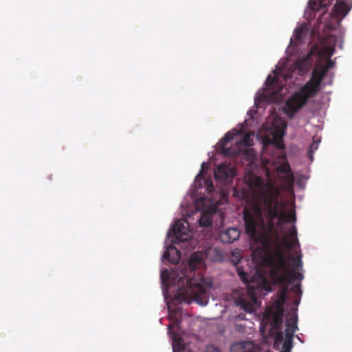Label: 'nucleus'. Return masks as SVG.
Masks as SVG:
<instances>
[{
    "mask_svg": "<svg viewBox=\"0 0 352 352\" xmlns=\"http://www.w3.org/2000/svg\"><path fill=\"white\" fill-rule=\"evenodd\" d=\"M244 182L246 187L243 188V197L255 202H263V209L258 203L252 208H245L243 219L245 232L250 239L271 252L265 260L270 267V276L283 287L278 299L265 313V318L272 322V327L279 331L282 328L288 286L296 280L300 281L303 278V275L296 272L302 265L300 256L286 258L277 230L283 223H294L296 213L294 210L289 213L281 210L283 206L276 197L265 190L263 180L260 177L248 173L244 177Z\"/></svg>",
    "mask_w": 352,
    "mask_h": 352,
    "instance_id": "obj_1",
    "label": "nucleus"
},
{
    "mask_svg": "<svg viewBox=\"0 0 352 352\" xmlns=\"http://www.w3.org/2000/svg\"><path fill=\"white\" fill-rule=\"evenodd\" d=\"M316 50V46L311 48L308 54L300 58L292 65H276L275 69L267 76L265 82V85L267 88H285L287 82L292 78L294 72L298 71V74L303 75L309 71L313 63L311 56Z\"/></svg>",
    "mask_w": 352,
    "mask_h": 352,
    "instance_id": "obj_2",
    "label": "nucleus"
},
{
    "mask_svg": "<svg viewBox=\"0 0 352 352\" xmlns=\"http://www.w3.org/2000/svg\"><path fill=\"white\" fill-rule=\"evenodd\" d=\"M334 46L329 45L324 47V51L318 52L319 57H322L324 54L327 56V59L324 62L316 64L310 80L300 88H319L321 85L323 86L331 85L333 74L330 70L334 68L335 62L331 60L330 57L334 54Z\"/></svg>",
    "mask_w": 352,
    "mask_h": 352,
    "instance_id": "obj_3",
    "label": "nucleus"
},
{
    "mask_svg": "<svg viewBox=\"0 0 352 352\" xmlns=\"http://www.w3.org/2000/svg\"><path fill=\"white\" fill-rule=\"evenodd\" d=\"M186 285L184 288H179L177 298L179 300L186 301L188 297L201 305L208 304L209 296L206 287L196 280L188 278L186 280Z\"/></svg>",
    "mask_w": 352,
    "mask_h": 352,
    "instance_id": "obj_4",
    "label": "nucleus"
},
{
    "mask_svg": "<svg viewBox=\"0 0 352 352\" xmlns=\"http://www.w3.org/2000/svg\"><path fill=\"white\" fill-rule=\"evenodd\" d=\"M301 92L292 95L285 102L283 112L290 119L294 118L299 110L306 104L309 96L316 94L319 89H300Z\"/></svg>",
    "mask_w": 352,
    "mask_h": 352,
    "instance_id": "obj_5",
    "label": "nucleus"
},
{
    "mask_svg": "<svg viewBox=\"0 0 352 352\" xmlns=\"http://www.w3.org/2000/svg\"><path fill=\"white\" fill-rule=\"evenodd\" d=\"M258 300L254 289L248 286L247 294L241 296L236 300V305L240 307L245 312L252 313L254 311V306L257 304Z\"/></svg>",
    "mask_w": 352,
    "mask_h": 352,
    "instance_id": "obj_6",
    "label": "nucleus"
},
{
    "mask_svg": "<svg viewBox=\"0 0 352 352\" xmlns=\"http://www.w3.org/2000/svg\"><path fill=\"white\" fill-rule=\"evenodd\" d=\"M240 131L233 130L228 132L219 143V152L225 156L233 157L237 155L241 149L239 148L228 147L227 144L234 139V135H239Z\"/></svg>",
    "mask_w": 352,
    "mask_h": 352,
    "instance_id": "obj_7",
    "label": "nucleus"
},
{
    "mask_svg": "<svg viewBox=\"0 0 352 352\" xmlns=\"http://www.w3.org/2000/svg\"><path fill=\"white\" fill-rule=\"evenodd\" d=\"M188 223L184 219L177 220L173 226L172 232L177 240L186 241L190 238L189 233Z\"/></svg>",
    "mask_w": 352,
    "mask_h": 352,
    "instance_id": "obj_8",
    "label": "nucleus"
},
{
    "mask_svg": "<svg viewBox=\"0 0 352 352\" xmlns=\"http://www.w3.org/2000/svg\"><path fill=\"white\" fill-rule=\"evenodd\" d=\"M235 170L230 164H221L214 170V177L217 180H221L223 182H230L232 181L234 177Z\"/></svg>",
    "mask_w": 352,
    "mask_h": 352,
    "instance_id": "obj_9",
    "label": "nucleus"
},
{
    "mask_svg": "<svg viewBox=\"0 0 352 352\" xmlns=\"http://www.w3.org/2000/svg\"><path fill=\"white\" fill-rule=\"evenodd\" d=\"M284 135V130L280 127H277L271 133L272 137H267L265 141L267 144H272L277 148L283 149L285 147L283 143Z\"/></svg>",
    "mask_w": 352,
    "mask_h": 352,
    "instance_id": "obj_10",
    "label": "nucleus"
},
{
    "mask_svg": "<svg viewBox=\"0 0 352 352\" xmlns=\"http://www.w3.org/2000/svg\"><path fill=\"white\" fill-rule=\"evenodd\" d=\"M350 8L346 2L337 0L331 12V16L340 23V20L347 14Z\"/></svg>",
    "mask_w": 352,
    "mask_h": 352,
    "instance_id": "obj_11",
    "label": "nucleus"
},
{
    "mask_svg": "<svg viewBox=\"0 0 352 352\" xmlns=\"http://www.w3.org/2000/svg\"><path fill=\"white\" fill-rule=\"evenodd\" d=\"M240 232L236 228H230L219 234V239L223 243H232L239 239Z\"/></svg>",
    "mask_w": 352,
    "mask_h": 352,
    "instance_id": "obj_12",
    "label": "nucleus"
},
{
    "mask_svg": "<svg viewBox=\"0 0 352 352\" xmlns=\"http://www.w3.org/2000/svg\"><path fill=\"white\" fill-rule=\"evenodd\" d=\"M261 99L265 102L276 103L279 101V94L283 89H262Z\"/></svg>",
    "mask_w": 352,
    "mask_h": 352,
    "instance_id": "obj_13",
    "label": "nucleus"
},
{
    "mask_svg": "<svg viewBox=\"0 0 352 352\" xmlns=\"http://www.w3.org/2000/svg\"><path fill=\"white\" fill-rule=\"evenodd\" d=\"M163 258L173 264H177L181 258L180 252L173 245L167 247Z\"/></svg>",
    "mask_w": 352,
    "mask_h": 352,
    "instance_id": "obj_14",
    "label": "nucleus"
},
{
    "mask_svg": "<svg viewBox=\"0 0 352 352\" xmlns=\"http://www.w3.org/2000/svg\"><path fill=\"white\" fill-rule=\"evenodd\" d=\"M254 344L251 341H242L233 344L230 352H252Z\"/></svg>",
    "mask_w": 352,
    "mask_h": 352,
    "instance_id": "obj_15",
    "label": "nucleus"
},
{
    "mask_svg": "<svg viewBox=\"0 0 352 352\" xmlns=\"http://www.w3.org/2000/svg\"><path fill=\"white\" fill-rule=\"evenodd\" d=\"M309 33V27L307 24L304 23L301 25L298 28L294 31L295 45H299L304 37L307 36Z\"/></svg>",
    "mask_w": 352,
    "mask_h": 352,
    "instance_id": "obj_16",
    "label": "nucleus"
},
{
    "mask_svg": "<svg viewBox=\"0 0 352 352\" xmlns=\"http://www.w3.org/2000/svg\"><path fill=\"white\" fill-rule=\"evenodd\" d=\"M333 0H309V8L312 10H319L322 8H326L330 6Z\"/></svg>",
    "mask_w": 352,
    "mask_h": 352,
    "instance_id": "obj_17",
    "label": "nucleus"
},
{
    "mask_svg": "<svg viewBox=\"0 0 352 352\" xmlns=\"http://www.w3.org/2000/svg\"><path fill=\"white\" fill-rule=\"evenodd\" d=\"M169 333L171 335V338L173 339V351H180L184 350L183 346V340L180 337H179L174 331L170 329V326H168Z\"/></svg>",
    "mask_w": 352,
    "mask_h": 352,
    "instance_id": "obj_18",
    "label": "nucleus"
},
{
    "mask_svg": "<svg viewBox=\"0 0 352 352\" xmlns=\"http://www.w3.org/2000/svg\"><path fill=\"white\" fill-rule=\"evenodd\" d=\"M297 320L298 316L297 314H295L294 316H292L286 324V329H289L292 333H295L296 330L298 329L297 327Z\"/></svg>",
    "mask_w": 352,
    "mask_h": 352,
    "instance_id": "obj_19",
    "label": "nucleus"
},
{
    "mask_svg": "<svg viewBox=\"0 0 352 352\" xmlns=\"http://www.w3.org/2000/svg\"><path fill=\"white\" fill-rule=\"evenodd\" d=\"M201 262V256L199 255L198 253H194L190 258V267L192 268V270H195L197 267V265H199Z\"/></svg>",
    "mask_w": 352,
    "mask_h": 352,
    "instance_id": "obj_20",
    "label": "nucleus"
},
{
    "mask_svg": "<svg viewBox=\"0 0 352 352\" xmlns=\"http://www.w3.org/2000/svg\"><path fill=\"white\" fill-rule=\"evenodd\" d=\"M253 140L251 138L250 133H245L242 137V139L238 142V144L240 146H243L244 147L250 146L252 145Z\"/></svg>",
    "mask_w": 352,
    "mask_h": 352,
    "instance_id": "obj_21",
    "label": "nucleus"
},
{
    "mask_svg": "<svg viewBox=\"0 0 352 352\" xmlns=\"http://www.w3.org/2000/svg\"><path fill=\"white\" fill-rule=\"evenodd\" d=\"M241 258L242 256L241 255L240 251L236 250L232 252L230 257V261L234 265H236L240 262Z\"/></svg>",
    "mask_w": 352,
    "mask_h": 352,
    "instance_id": "obj_22",
    "label": "nucleus"
},
{
    "mask_svg": "<svg viewBox=\"0 0 352 352\" xmlns=\"http://www.w3.org/2000/svg\"><path fill=\"white\" fill-rule=\"evenodd\" d=\"M243 155L248 160L252 161L256 157V153L253 148H245Z\"/></svg>",
    "mask_w": 352,
    "mask_h": 352,
    "instance_id": "obj_23",
    "label": "nucleus"
},
{
    "mask_svg": "<svg viewBox=\"0 0 352 352\" xmlns=\"http://www.w3.org/2000/svg\"><path fill=\"white\" fill-rule=\"evenodd\" d=\"M199 224L203 227H208L212 224V221L206 214H202L199 219Z\"/></svg>",
    "mask_w": 352,
    "mask_h": 352,
    "instance_id": "obj_24",
    "label": "nucleus"
},
{
    "mask_svg": "<svg viewBox=\"0 0 352 352\" xmlns=\"http://www.w3.org/2000/svg\"><path fill=\"white\" fill-rule=\"evenodd\" d=\"M294 179H295L294 175L292 171L289 172L288 173L285 174V176L283 177V180L289 186H293Z\"/></svg>",
    "mask_w": 352,
    "mask_h": 352,
    "instance_id": "obj_25",
    "label": "nucleus"
},
{
    "mask_svg": "<svg viewBox=\"0 0 352 352\" xmlns=\"http://www.w3.org/2000/svg\"><path fill=\"white\" fill-rule=\"evenodd\" d=\"M277 170L279 173H281L283 174H286L292 171L291 168L287 162L278 166Z\"/></svg>",
    "mask_w": 352,
    "mask_h": 352,
    "instance_id": "obj_26",
    "label": "nucleus"
},
{
    "mask_svg": "<svg viewBox=\"0 0 352 352\" xmlns=\"http://www.w3.org/2000/svg\"><path fill=\"white\" fill-rule=\"evenodd\" d=\"M212 253H215V254H216V257L213 258L214 261H221L222 259L223 254L221 252V251H219L217 248H210V249H209L208 252V254H210Z\"/></svg>",
    "mask_w": 352,
    "mask_h": 352,
    "instance_id": "obj_27",
    "label": "nucleus"
},
{
    "mask_svg": "<svg viewBox=\"0 0 352 352\" xmlns=\"http://www.w3.org/2000/svg\"><path fill=\"white\" fill-rule=\"evenodd\" d=\"M292 347V341L285 340V342L283 344L282 351L280 352H290Z\"/></svg>",
    "mask_w": 352,
    "mask_h": 352,
    "instance_id": "obj_28",
    "label": "nucleus"
},
{
    "mask_svg": "<svg viewBox=\"0 0 352 352\" xmlns=\"http://www.w3.org/2000/svg\"><path fill=\"white\" fill-rule=\"evenodd\" d=\"M237 274L240 277L241 280L245 282H248V274L245 273L242 269L237 267L236 268Z\"/></svg>",
    "mask_w": 352,
    "mask_h": 352,
    "instance_id": "obj_29",
    "label": "nucleus"
},
{
    "mask_svg": "<svg viewBox=\"0 0 352 352\" xmlns=\"http://www.w3.org/2000/svg\"><path fill=\"white\" fill-rule=\"evenodd\" d=\"M296 245H299V242L297 238H291V240L286 243L288 248H292Z\"/></svg>",
    "mask_w": 352,
    "mask_h": 352,
    "instance_id": "obj_30",
    "label": "nucleus"
},
{
    "mask_svg": "<svg viewBox=\"0 0 352 352\" xmlns=\"http://www.w3.org/2000/svg\"><path fill=\"white\" fill-rule=\"evenodd\" d=\"M291 290L296 293L298 295L301 296L302 291L300 289V284L299 283H297L296 284H293Z\"/></svg>",
    "mask_w": 352,
    "mask_h": 352,
    "instance_id": "obj_31",
    "label": "nucleus"
},
{
    "mask_svg": "<svg viewBox=\"0 0 352 352\" xmlns=\"http://www.w3.org/2000/svg\"><path fill=\"white\" fill-rule=\"evenodd\" d=\"M285 335L286 340H290L293 341V337L294 336V333H292L289 329H285Z\"/></svg>",
    "mask_w": 352,
    "mask_h": 352,
    "instance_id": "obj_32",
    "label": "nucleus"
},
{
    "mask_svg": "<svg viewBox=\"0 0 352 352\" xmlns=\"http://www.w3.org/2000/svg\"><path fill=\"white\" fill-rule=\"evenodd\" d=\"M205 352H221L219 347L214 345H209L206 347Z\"/></svg>",
    "mask_w": 352,
    "mask_h": 352,
    "instance_id": "obj_33",
    "label": "nucleus"
},
{
    "mask_svg": "<svg viewBox=\"0 0 352 352\" xmlns=\"http://www.w3.org/2000/svg\"><path fill=\"white\" fill-rule=\"evenodd\" d=\"M289 234L291 238H297V230L295 226H293L289 230Z\"/></svg>",
    "mask_w": 352,
    "mask_h": 352,
    "instance_id": "obj_34",
    "label": "nucleus"
},
{
    "mask_svg": "<svg viewBox=\"0 0 352 352\" xmlns=\"http://www.w3.org/2000/svg\"><path fill=\"white\" fill-rule=\"evenodd\" d=\"M161 278H162V283L164 284H166V282L168 280V272H167V270H164V271L162 272V275H161Z\"/></svg>",
    "mask_w": 352,
    "mask_h": 352,
    "instance_id": "obj_35",
    "label": "nucleus"
},
{
    "mask_svg": "<svg viewBox=\"0 0 352 352\" xmlns=\"http://www.w3.org/2000/svg\"><path fill=\"white\" fill-rule=\"evenodd\" d=\"M206 183L207 188H208V190L210 189L212 190L213 188V184H212V182L210 180H206Z\"/></svg>",
    "mask_w": 352,
    "mask_h": 352,
    "instance_id": "obj_36",
    "label": "nucleus"
},
{
    "mask_svg": "<svg viewBox=\"0 0 352 352\" xmlns=\"http://www.w3.org/2000/svg\"><path fill=\"white\" fill-rule=\"evenodd\" d=\"M276 337L278 340H283V333L281 331L278 332Z\"/></svg>",
    "mask_w": 352,
    "mask_h": 352,
    "instance_id": "obj_37",
    "label": "nucleus"
},
{
    "mask_svg": "<svg viewBox=\"0 0 352 352\" xmlns=\"http://www.w3.org/2000/svg\"><path fill=\"white\" fill-rule=\"evenodd\" d=\"M201 171L199 173V175H197L196 179H198L199 177H201Z\"/></svg>",
    "mask_w": 352,
    "mask_h": 352,
    "instance_id": "obj_38",
    "label": "nucleus"
},
{
    "mask_svg": "<svg viewBox=\"0 0 352 352\" xmlns=\"http://www.w3.org/2000/svg\"><path fill=\"white\" fill-rule=\"evenodd\" d=\"M204 163H203V164H201V167H202V168H204Z\"/></svg>",
    "mask_w": 352,
    "mask_h": 352,
    "instance_id": "obj_39",
    "label": "nucleus"
}]
</instances>
